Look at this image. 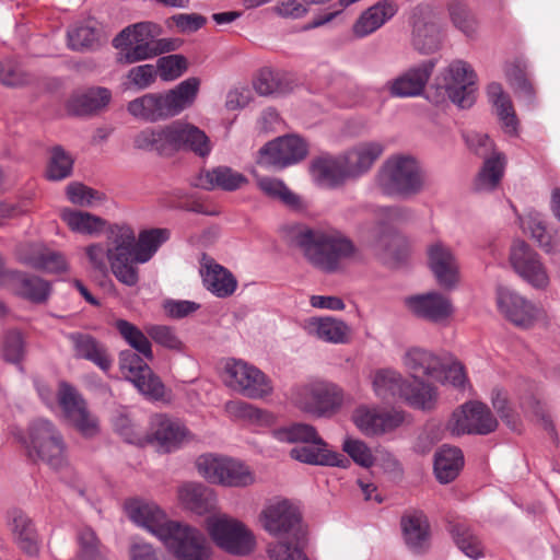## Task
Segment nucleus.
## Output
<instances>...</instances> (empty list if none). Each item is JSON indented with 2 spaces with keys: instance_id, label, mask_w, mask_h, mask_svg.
<instances>
[{
  "instance_id": "36",
  "label": "nucleus",
  "mask_w": 560,
  "mask_h": 560,
  "mask_svg": "<svg viewBox=\"0 0 560 560\" xmlns=\"http://www.w3.org/2000/svg\"><path fill=\"white\" fill-rule=\"evenodd\" d=\"M178 500L189 511L203 515L217 509L214 491L199 482H187L178 488Z\"/></svg>"
},
{
  "instance_id": "57",
  "label": "nucleus",
  "mask_w": 560,
  "mask_h": 560,
  "mask_svg": "<svg viewBox=\"0 0 560 560\" xmlns=\"http://www.w3.org/2000/svg\"><path fill=\"white\" fill-rule=\"evenodd\" d=\"M452 534L455 544L467 557L478 559L482 556L481 542L469 527L457 524L453 527Z\"/></svg>"
},
{
  "instance_id": "4",
  "label": "nucleus",
  "mask_w": 560,
  "mask_h": 560,
  "mask_svg": "<svg viewBox=\"0 0 560 560\" xmlns=\"http://www.w3.org/2000/svg\"><path fill=\"white\" fill-rule=\"evenodd\" d=\"M293 241L304 258L325 273L342 270L343 262L357 254L352 241L332 228L301 226L295 230Z\"/></svg>"
},
{
  "instance_id": "9",
  "label": "nucleus",
  "mask_w": 560,
  "mask_h": 560,
  "mask_svg": "<svg viewBox=\"0 0 560 560\" xmlns=\"http://www.w3.org/2000/svg\"><path fill=\"white\" fill-rule=\"evenodd\" d=\"M378 188L389 196H411L423 187V172L418 161L405 154L389 156L378 171Z\"/></svg>"
},
{
  "instance_id": "48",
  "label": "nucleus",
  "mask_w": 560,
  "mask_h": 560,
  "mask_svg": "<svg viewBox=\"0 0 560 560\" xmlns=\"http://www.w3.org/2000/svg\"><path fill=\"white\" fill-rule=\"evenodd\" d=\"M406 380L392 369H382L374 373L372 385L376 396L383 399L401 396Z\"/></svg>"
},
{
  "instance_id": "51",
  "label": "nucleus",
  "mask_w": 560,
  "mask_h": 560,
  "mask_svg": "<svg viewBox=\"0 0 560 560\" xmlns=\"http://www.w3.org/2000/svg\"><path fill=\"white\" fill-rule=\"evenodd\" d=\"M21 260L35 269H43L50 273H61L68 270L65 256L57 252L38 250L34 255L21 256Z\"/></svg>"
},
{
  "instance_id": "6",
  "label": "nucleus",
  "mask_w": 560,
  "mask_h": 560,
  "mask_svg": "<svg viewBox=\"0 0 560 560\" xmlns=\"http://www.w3.org/2000/svg\"><path fill=\"white\" fill-rule=\"evenodd\" d=\"M199 85L197 78H188L165 92L147 93L131 100L127 104V112L147 122L175 117L195 103Z\"/></svg>"
},
{
  "instance_id": "49",
  "label": "nucleus",
  "mask_w": 560,
  "mask_h": 560,
  "mask_svg": "<svg viewBox=\"0 0 560 560\" xmlns=\"http://www.w3.org/2000/svg\"><path fill=\"white\" fill-rule=\"evenodd\" d=\"M270 433L275 440L289 444H310L322 439L316 429L306 423H293L287 427L273 428Z\"/></svg>"
},
{
  "instance_id": "22",
  "label": "nucleus",
  "mask_w": 560,
  "mask_h": 560,
  "mask_svg": "<svg viewBox=\"0 0 560 560\" xmlns=\"http://www.w3.org/2000/svg\"><path fill=\"white\" fill-rule=\"evenodd\" d=\"M497 304L508 320L522 328L532 327L542 315L538 305L505 287L498 288Z\"/></svg>"
},
{
  "instance_id": "59",
  "label": "nucleus",
  "mask_w": 560,
  "mask_h": 560,
  "mask_svg": "<svg viewBox=\"0 0 560 560\" xmlns=\"http://www.w3.org/2000/svg\"><path fill=\"white\" fill-rule=\"evenodd\" d=\"M342 450L355 464L364 468H370L375 463L371 448L362 440L347 436L342 442Z\"/></svg>"
},
{
  "instance_id": "45",
  "label": "nucleus",
  "mask_w": 560,
  "mask_h": 560,
  "mask_svg": "<svg viewBox=\"0 0 560 560\" xmlns=\"http://www.w3.org/2000/svg\"><path fill=\"white\" fill-rule=\"evenodd\" d=\"M506 166V156L502 152H493L485 158L483 165L475 180V187L480 191L493 190L501 182Z\"/></svg>"
},
{
  "instance_id": "30",
  "label": "nucleus",
  "mask_w": 560,
  "mask_h": 560,
  "mask_svg": "<svg viewBox=\"0 0 560 560\" xmlns=\"http://www.w3.org/2000/svg\"><path fill=\"white\" fill-rule=\"evenodd\" d=\"M402 363L415 380L421 377L441 378L443 361L438 354L428 349L409 348L402 357Z\"/></svg>"
},
{
  "instance_id": "32",
  "label": "nucleus",
  "mask_w": 560,
  "mask_h": 560,
  "mask_svg": "<svg viewBox=\"0 0 560 560\" xmlns=\"http://www.w3.org/2000/svg\"><path fill=\"white\" fill-rule=\"evenodd\" d=\"M383 152L384 145L378 141H365L355 144L342 154L348 174L351 178L364 175Z\"/></svg>"
},
{
  "instance_id": "62",
  "label": "nucleus",
  "mask_w": 560,
  "mask_h": 560,
  "mask_svg": "<svg viewBox=\"0 0 560 560\" xmlns=\"http://www.w3.org/2000/svg\"><path fill=\"white\" fill-rule=\"evenodd\" d=\"M147 334L164 348L180 351L183 342L175 334V330L164 325H150L145 328Z\"/></svg>"
},
{
  "instance_id": "20",
  "label": "nucleus",
  "mask_w": 560,
  "mask_h": 560,
  "mask_svg": "<svg viewBox=\"0 0 560 560\" xmlns=\"http://www.w3.org/2000/svg\"><path fill=\"white\" fill-rule=\"evenodd\" d=\"M510 262L515 272L530 287L546 290L550 283L549 275L539 256L523 241H516L511 247Z\"/></svg>"
},
{
  "instance_id": "60",
  "label": "nucleus",
  "mask_w": 560,
  "mask_h": 560,
  "mask_svg": "<svg viewBox=\"0 0 560 560\" xmlns=\"http://www.w3.org/2000/svg\"><path fill=\"white\" fill-rule=\"evenodd\" d=\"M254 86L257 93L264 96L287 91L282 82V75L269 68H264L259 71Z\"/></svg>"
},
{
  "instance_id": "1",
  "label": "nucleus",
  "mask_w": 560,
  "mask_h": 560,
  "mask_svg": "<svg viewBox=\"0 0 560 560\" xmlns=\"http://www.w3.org/2000/svg\"><path fill=\"white\" fill-rule=\"evenodd\" d=\"M168 229L143 230L136 237L127 224L110 225L106 243H92L84 249L91 267L106 273L108 267L122 284L135 287L139 282L138 264L148 262L162 244L170 240Z\"/></svg>"
},
{
  "instance_id": "55",
  "label": "nucleus",
  "mask_w": 560,
  "mask_h": 560,
  "mask_svg": "<svg viewBox=\"0 0 560 560\" xmlns=\"http://www.w3.org/2000/svg\"><path fill=\"white\" fill-rule=\"evenodd\" d=\"M77 560H107L106 549L91 528L80 530Z\"/></svg>"
},
{
  "instance_id": "52",
  "label": "nucleus",
  "mask_w": 560,
  "mask_h": 560,
  "mask_svg": "<svg viewBox=\"0 0 560 560\" xmlns=\"http://www.w3.org/2000/svg\"><path fill=\"white\" fill-rule=\"evenodd\" d=\"M115 326L127 343L142 354L145 359L152 360L153 353L148 337L133 324L118 319Z\"/></svg>"
},
{
  "instance_id": "53",
  "label": "nucleus",
  "mask_w": 560,
  "mask_h": 560,
  "mask_svg": "<svg viewBox=\"0 0 560 560\" xmlns=\"http://www.w3.org/2000/svg\"><path fill=\"white\" fill-rule=\"evenodd\" d=\"M447 10L450 19L457 30H459L468 37H471L477 33V20L475 15L469 11L466 3H464L462 0H451L447 4Z\"/></svg>"
},
{
  "instance_id": "16",
  "label": "nucleus",
  "mask_w": 560,
  "mask_h": 560,
  "mask_svg": "<svg viewBox=\"0 0 560 560\" xmlns=\"http://www.w3.org/2000/svg\"><path fill=\"white\" fill-rule=\"evenodd\" d=\"M498 421L490 409L478 401H469L457 408L448 421L447 429L454 435L480 434L493 432Z\"/></svg>"
},
{
  "instance_id": "35",
  "label": "nucleus",
  "mask_w": 560,
  "mask_h": 560,
  "mask_svg": "<svg viewBox=\"0 0 560 560\" xmlns=\"http://www.w3.org/2000/svg\"><path fill=\"white\" fill-rule=\"evenodd\" d=\"M402 537L413 552H421L430 545V525L421 511H410L400 521Z\"/></svg>"
},
{
  "instance_id": "40",
  "label": "nucleus",
  "mask_w": 560,
  "mask_h": 560,
  "mask_svg": "<svg viewBox=\"0 0 560 560\" xmlns=\"http://www.w3.org/2000/svg\"><path fill=\"white\" fill-rule=\"evenodd\" d=\"M464 466L462 451L455 446H442L435 454L434 472L441 483L453 481Z\"/></svg>"
},
{
  "instance_id": "19",
  "label": "nucleus",
  "mask_w": 560,
  "mask_h": 560,
  "mask_svg": "<svg viewBox=\"0 0 560 560\" xmlns=\"http://www.w3.org/2000/svg\"><path fill=\"white\" fill-rule=\"evenodd\" d=\"M307 154V144L298 136H284L268 142L259 150L258 164L284 168L299 163Z\"/></svg>"
},
{
  "instance_id": "3",
  "label": "nucleus",
  "mask_w": 560,
  "mask_h": 560,
  "mask_svg": "<svg viewBox=\"0 0 560 560\" xmlns=\"http://www.w3.org/2000/svg\"><path fill=\"white\" fill-rule=\"evenodd\" d=\"M259 521L271 536L290 540L269 545L271 560H310L303 551L306 532L296 505L285 499L270 502L261 511Z\"/></svg>"
},
{
  "instance_id": "64",
  "label": "nucleus",
  "mask_w": 560,
  "mask_h": 560,
  "mask_svg": "<svg viewBox=\"0 0 560 560\" xmlns=\"http://www.w3.org/2000/svg\"><path fill=\"white\" fill-rule=\"evenodd\" d=\"M31 82V77L11 62L0 63V83L8 88H20Z\"/></svg>"
},
{
  "instance_id": "23",
  "label": "nucleus",
  "mask_w": 560,
  "mask_h": 560,
  "mask_svg": "<svg viewBox=\"0 0 560 560\" xmlns=\"http://www.w3.org/2000/svg\"><path fill=\"white\" fill-rule=\"evenodd\" d=\"M404 419L400 411L368 406L358 407L352 415L353 423L366 436L389 433L400 427Z\"/></svg>"
},
{
  "instance_id": "47",
  "label": "nucleus",
  "mask_w": 560,
  "mask_h": 560,
  "mask_svg": "<svg viewBox=\"0 0 560 560\" xmlns=\"http://www.w3.org/2000/svg\"><path fill=\"white\" fill-rule=\"evenodd\" d=\"M372 246L376 255L386 261H400L408 254L406 240L390 231L382 232Z\"/></svg>"
},
{
  "instance_id": "42",
  "label": "nucleus",
  "mask_w": 560,
  "mask_h": 560,
  "mask_svg": "<svg viewBox=\"0 0 560 560\" xmlns=\"http://www.w3.org/2000/svg\"><path fill=\"white\" fill-rule=\"evenodd\" d=\"M112 100V92L107 88H90L72 97L70 109L75 115H90L105 108Z\"/></svg>"
},
{
  "instance_id": "27",
  "label": "nucleus",
  "mask_w": 560,
  "mask_h": 560,
  "mask_svg": "<svg viewBox=\"0 0 560 560\" xmlns=\"http://www.w3.org/2000/svg\"><path fill=\"white\" fill-rule=\"evenodd\" d=\"M435 67L433 60L423 61L406 70L404 73L387 82L392 96L413 97L420 95Z\"/></svg>"
},
{
  "instance_id": "29",
  "label": "nucleus",
  "mask_w": 560,
  "mask_h": 560,
  "mask_svg": "<svg viewBox=\"0 0 560 560\" xmlns=\"http://www.w3.org/2000/svg\"><path fill=\"white\" fill-rule=\"evenodd\" d=\"M291 458L308 465L336 466L346 468L349 465L348 458L342 454L329 448L323 440L295 446L290 451Z\"/></svg>"
},
{
  "instance_id": "33",
  "label": "nucleus",
  "mask_w": 560,
  "mask_h": 560,
  "mask_svg": "<svg viewBox=\"0 0 560 560\" xmlns=\"http://www.w3.org/2000/svg\"><path fill=\"white\" fill-rule=\"evenodd\" d=\"M67 338L72 345L75 358L88 360L104 372L110 370L113 359L102 342L82 332H70Z\"/></svg>"
},
{
  "instance_id": "34",
  "label": "nucleus",
  "mask_w": 560,
  "mask_h": 560,
  "mask_svg": "<svg viewBox=\"0 0 560 560\" xmlns=\"http://www.w3.org/2000/svg\"><path fill=\"white\" fill-rule=\"evenodd\" d=\"M247 182V178L242 173L228 166H218L200 172V174L192 179V185L205 190L219 188L233 191L243 187Z\"/></svg>"
},
{
  "instance_id": "46",
  "label": "nucleus",
  "mask_w": 560,
  "mask_h": 560,
  "mask_svg": "<svg viewBox=\"0 0 560 560\" xmlns=\"http://www.w3.org/2000/svg\"><path fill=\"white\" fill-rule=\"evenodd\" d=\"M259 190L268 198L279 201L287 207H302V200L295 195L283 180L269 176H256Z\"/></svg>"
},
{
  "instance_id": "17",
  "label": "nucleus",
  "mask_w": 560,
  "mask_h": 560,
  "mask_svg": "<svg viewBox=\"0 0 560 560\" xmlns=\"http://www.w3.org/2000/svg\"><path fill=\"white\" fill-rule=\"evenodd\" d=\"M57 399L66 418L83 436L92 438L98 433L97 418L89 411L85 400L73 386L61 382Z\"/></svg>"
},
{
  "instance_id": "15",
  "label": "nucleus",
  "mask_w": 560,
  "mask_h": 560,
  "mask_svg": "<svg viewBox=\"0 0 560 560\" xmlns=\"http://www.w3.org/2000/svg\"><path fill=\"white\" fill-rule=\"evenodd\" d=\"M443 86L450 100L459 108H469L476 101L477 75L464 60L452 61L443 71Z\"/></svg>"
},
{
  "instance_id": "5",
  "label": "nucleus",
  "mask_w": 560,
  "mask_h": 560,
  "mask_svg": "<svg viewBox=\"0 0 560 560\" xmlns=\"http://www.w3.org/2000/svg\"><path fill=\"white\" fill-rule=\"evenodd\" d=\"M133 143L141 150L159 153L170 150H188L201 158L208 156L212 150L206 132L183 119L160 128H145L135 137Z\"/></svg>"
},
{
  "instance_id": "43",
  "label": "nucleus",
  "mask_w": 560,
  "mask_h": 560,
  "mask_svg": "<svg viewBox=\"0 0 560 560\" xmlns=\"http://www.w3.org/2000/svg\"><path fill=\"white\" fill-rule=\"evenodd\" d=\"M400 398L415 409L429 411L436 406L438 392L433 385L417 378L413 383L406 381Z\"/></svg>"
},
{
  "instance_id": "31",
  "label": "nucleus",
  "mask_w": 560,
  "mask_h": 560,
  "mask_svg": "<svg viewBox=\"0 0 560 560\" xmlns=\"http://www.w3.org/2000/svg\"><path fill=\"white\" fill-rule=\"evenodd\" d=\"M200 275L205 288L218 298L231 296L237 288L233 273L212 258L203 257Z\"/></svg>"
},
{
  "instance_id": "26",
  "label": "nucleus",
  "mask_w": 560,
  "mask_h": 560,
  "mask_svg": "<svg viewBox=\"0 0 560 560\" xmlns=\"http://www.w3.org/2000/svg\"><path fill=\"white\" fill-rule=\"evenodd\" d=\"M406 304L416 316L436 324L448 320L454 313L451 299L435 291L410 296Z\"/></svg>"
},
{
  "instance_id": "7",
  "label": "nucleus",
  "mask_w": 560,
  "mask_h": 560,
  "mask_svg": "<svg viewBox=\"0 0 560 560\" xmlns=\"http://www.w3.org/2000/svg\"><path fill=\"white\" fill-rule=\"evenodd\" d=\"M161 34L162 27L150 21L126 26L113 39L114 47L119 50L118 61L131 65L178 48L177 39L159 38Z\"/></svg>"
},
{
  "instance_id": "12",
  "label": "nucleus",
  "mask_w": 560,
  "mask_h": 560,
  "mask_svg": "<svg viewBox=\"0 0 560 560\" xmlns=\"http://www.w3.org/2000/svg\"><path fill=\"white\" fill-rule=\"evenodd\" d=\"M24 444L31 458L39 459L54 468L60 467L66 460L67 445L63 436L49 420L33 421Z\"/></svg>"
},
{
  "instance_id": "13",
  "label": "nucleus",
  "mask_w": 560,
  "mask_h": 560,
  "mask_svg": "<svg viewBox=\"0 0 560 560\" xmlns=\"http://www.w3.org/2000/svg\"><path fill=\"white\" fill-rule=\"evenodd\" d=\"M196 468L207 481L223 487L242 488L255 481L253 471L244 463L230 457L205 454L197 458Z\"/></svg>"
},
{
  "instance_id": "39",
  "label": "nucleus",
  "mask_w": 560,
  "mask_h": 560,
  "mask_svg": "<svg viewBox=\"0 0 560 560\" xmlns=\"http://www.w3.org/2000/svg\"><path fill=\"white\" fill-rule=\"evenodd\" d=\"M488 95L495 108L504 132L511 136H517L518 120L512 101L510 96L504 93L501 84L497 82L490 83L488 85Z\"/></svg>"
},
{
  "instance_id": "50",
  "label": "nucleus",
  "mask_w": 560,
  "mask_h": 560,
  "mask_svg": "<svg viewBox=\"0 0 560 560\" xmlns=\"http://www.w3.org/2000/svg\"><path fill=\"white\" fill-rule=\"evenodd\" d=\"M9 517L11 529L19 539L21 547L28 553L36 552V535L34 526L27 515L20 510H13L10 512Z\"/></svg>"
},
{
  "instance_id": "28",
  "label": "nucleus",
  "mask_w": 560,
  "mask_h": 560,
  "mask_svg": "<svg viewBox=\"0 0 560 560\" xmlns=\"http://www.w3.org/2000/svg\"><path fill=\"white\" fill-rule=\"evenodd\" d=\"M304 328L310 336L331 345H346L352 335L351 327L345 320L332 316L311 317Z\"/></svg>"
},
{
  "instance_id": "44",
  "label": "nucleus",
  "mask_w": 560,
  "mask_h": 560,
  "mask_svg": "<svg viewBox=\"0 0 560 560\" xmlns=\"http://www.w3.org/2000/svg\"><path fill=\"white\" fill-rule=\"evenodd\" d=\"M67 46L73 51H91L100 46V32L93 21L74 23L67 31Z\"/></svg>"
},
{
  "instance_id": "21",
  "label": "nucleus",
  "mask_w": 560,
  "mask_h": 560,
  "mask_svg": "<svg viewBox=\"0 0 560 560\" xmlns=\"http://www.w3.org/2000/svg\"><path fill=\"white\" fill-rule=\"evenodd\" d=\"M427 258L438 284L445 290L455 289L459 282V262L453 248L434 241L427 246Z\"/></svg>"
},
{
  "instance_id": "24",
  "label": "nucleus",
  "mask_w": 560,
  "mask_h": 560,
  "mask_svg": "<svg viewBox=\"0 0 560 560\" xmlns=\"http://www.w3.org/2000/svg\"><path fill=\"white\" fill-rule=\"evenodd\" d=\"M412 45L423 54L435 51L440 46V26L434 9L429 4L417 5L411 14Z\"/></svg>"
},
{
  "instance_id": "54",
  "label": "nucleus",
  "mask_w": 560,
  "mask_h": 560,
  "mask_svg": "<svg viewBox=\"0 0 560 560\" xmlns=\"http://www.w3.org/2000/svg\"><path fill=\"white\" fill-rule=\"evenodd\" d=\"M73 168V159L61 147H55L50 151L46 168V178L49 180H62L69 177Z\"/></svg>"
},
{
  "instance_id": "63",
  "label": "nucleus",
  "mask_w": 560,
  "mask_h": 560,
  "mask_svg": "<svg viewBox=\"0 0 560 560\" xmlns=\"http://www.w3.org/2000/svg\"><path fill=\"white\" fill-rule=\"evenodd\" d=\"M25 354V342L20 331L13 330L5 335L3 357L12 363H20Z\"/></svg>"
},
{
  "instance_id": "2",
  "label": "nucleus",
  "mask_w": 560,
  "mask_h": 560,
  "mask_svg": "<svg viewBox=\"0 0 560 560\" xmlns=\"http://www.w3.org/2000/svg\"><path fill=\"white\" fill-rule=\"evenodd\" d=\"M129 518L155 535L179 560H209L211 548L198 529L168 521L153 502L133 499L126 503Z\"/></svg>"
},
{
  "instance_id": "25",
  "label": "nucleus",
  "mask_w": 560,
  "mask_h": 560,
  "mask_svg": "<svg viewBox=\"0 0 560 560\" xmlns=\"http://www.w3.org/2000/svg\"><path fill=\"white\" fill-rule=\"evenodd\" d=\"M7 288L13 295L35 305L46 304L52 293V285L48 280L20 270H10Z\"/></svg>"
},
{
  "instance_id": "10",
  "label": "nucleus",
  "mask_w": 560,
  "mask_h": 560,
  "mask_svg": "<svg viewBox=\"0 0 560 560\" xmlns=\"http://www.w3.org/2000/svg\"><path fill=\"white\" fill-rule=\"evenodd\" d=\"M115 427L128 443L139 445H143L145 442L155 443L164 452L179 447L191 438L190 432L180 421L170 419L164 415H155L152 418L151 433L144 438L137 433L135 425L127 417L118 418Z\"/></svg>"
},
{
  "instance_id": "37",
  "label": "nucleus",
  "mask_w": 560,
  "mask_h": 560,
  "mask_svg": "<svg viewBox=\"0 0 560 560\" xmlns=\"http://www.w3.org/2000/svg\"><path fill=\"white\" fill-rule=\"evenodd\" d=\"M397 4L393 1L383 0L365 10L353 25V33L357 37L363 38L383 26L397 13Z\"/></svg>"
},
{
  "instance_id": "14",
  "label": "nucleus",
  "mask_w": 560,
  "mask_h": 560,
  "mask_svg": "<svg viewBox=\"0 0 560 560\" xmlns=\"http://www.w3.org/2000/svg\"><path fill=\"white\" fill-rule=\"evenodd\" d=\"M226 384L252 399H260L272 393L270 380L257 368L244 361L232 360L225 365Z\"/></svg>"
},
{
  "instance_id": "58",
  "label": "nucleus",
  "mask_w": 560,
  "mask_h": 560,
  "mask_svg": "<svg viewBox=\"0 0 560 560\" xmlns=\"http://www.w3.org/2000/svg\"><path fill=\"white\" fill-rule=\"evenodd\" d=\"M70 202L81 207H94L104 200V195L81 183H71L66 189Z\"/></svg>"
},
{
  "instance_id": "18",
  "label": "nucleus",
  "mask_w": 560,
  "mask_h": 560,
  "mask_svg": "<svg viewBox=\"0 0 560 560\" xmlns=\"http://www.w3.org/2000/svg\"><path fill=\"white\" fill-rule=\"evenodd\" d=\"M119 368L124 376L131 382L142 395L153 400H159L164 396L163 383L152 373L149 365L139 354L131 350L121 351L119 355Z\"/></svg>"
},
{
  "instance_id": "11",
  "label": "nucleus",
  "mask_w": 560,
  "mask_h": 560,
  "mask_svg": "<svg viewBox=\"0 0 560 560\" xmlns=\"http://www.w3.org/2000/svg\"><path fill=\"white\" fill-rule=\"evenodd\" d=\"M206 529L212 541L231 555L246 556L256 546L253 532L243 522L225 513H214L208 516Z\"/></svg>"
},
{
  "instance_id": "56",
  "label": "nucleus",
  "mask_w": 560,
  "mask_h": 560,
  "mask_svg": "<svg viewBox=\"0 0 560 560\" xmlns=\"http://www.w3.org/2000/svg\"><path fill=\"white\" fill-rule=\"evenodd\" d=\"M158 71L153 65L135 66L126 73L125 89L143 91L149 89L156 80Z\"/></svg>"
},
{
  "instance_id": "61",
  "label": "nucleus",
  "mask_w": 560,
  "mask_h": 560,
  "mask_svg": "<svg viewBox=\"0 0 560 560\" xmlns=\"http://www.w3.org/2000/svg\"><path fill=\"white\" fill-rule=\"evenodd\" d=\"M158 75L163 81H173L179 78L187 69L186 58L180 55H168L158 59L154 66Z\"/></svg>"
},
{
  "instance_id": "38",
  "label": "nucleus",
  "mask_w": 560,
  "mask_h": 560,
  "mask_svg": "<svg viewBox=\"0 0 560 560\" xmlns=\"http://www.w3.org/2000/svg\"><path fill=\"white\" fill-rule=\"evenodd\" d=\"M312 174L318 184L327 187H335L351 178L342 154L316 160L312 164Z\"/></svg>"
},
{
  "instance_id": "8",
  "label": "nucleus",
  "mask_w": 560,
  "mask_h": 560,
  "mask_svg": "<svg viewBox=\"0 0 560 560\" xmlns=\"http://www.w3.org/2000/svg\"><path fill=\"white\" fill-rule=\"evenodd\" d=\"M291 400L300 410L315 417H330L351 404V396L338 384L326 380H314L296 386Z\"/></svg>"
},
{
  "instance_id": "41",
  "label": "nucleus",
  "mask_w": 560,
  "mask_h": 560,
  "mask_svg": "<svg viewBox=\"0 0 560 560\" xmlns=\"http://www.w3.org/2000/svg\"><path fill=\"white\" fill-rule=\"evenodd\" d=\"M60 218L72 232L90 236L101 234L106 226L101 217L70 208L61 209Z\"/></svg>"
}]
</instances>
